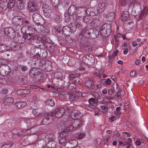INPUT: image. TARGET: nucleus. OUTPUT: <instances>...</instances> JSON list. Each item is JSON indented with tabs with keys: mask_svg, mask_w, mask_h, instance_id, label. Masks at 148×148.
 Masks as SVG:
<instances>
[{
	"mask_svg": "<svg viewBox=\"0 0 148 148\" xmlns=\"http://www.w3.org/2000/svg\"><path fill=\"white\" fill-rule=\"evenodd\" d=\"M88 16L86 15L85 14L84 15V16L83 17V19L84 21L86 23H87L88 22L89 18H88Z\"/></svg>",
	"mask_w": 148,
	"mask_h": 148,
	"instance_id": "nucleus-42",
	"label": "nucleus"
},
{
	"mask_svg": "<svg viewBox=\"0 0 148 148\" xmlns=\"http://www.w3.org/2000/svg\"><path fill=\"white\" fill-rule=\"evenodd\" d=\"M101 109L103 110V113H106L108 112V108L104 106H102L101 107Z\"/></svg>",
	"mask_w": 148,
	"mask_h": 148,
	"instance_id": "nucleus-37",
	"label": "nucleus"
},
{
	"mask_svg": "<svg viewBox=\"0 0 148 148\" xmlns=\"http://www.w3.org/2000/svg\"><path fill=\"white\" fill-rule=\"evenodd\" d=\"M129 14V13L127 11H125L123 12L121 14V19L123 20L127 19L128 18Z\"/></svg>",
	"mask_w": 148,
	"mask_h": 148,
	"instance_id": "nucleus-20",
	"label": "nucleus"
},
{
	"mask_svg": "<svg viewBox=\"0 0 148 148\" xmlns=\"http://www.w3.org/2000/svg\"><path fill=\"white\" fill-rule=\"evenodd\" d=\"M124 145H127L126 148H130V147L132 145V144L131 143H129V142L127 141H125L124 143Z\"/></svg>",
	"mask_w": 148,
	"mask_h": 148,
	"instance_id": "nucleus-48",
	"label": "nucleus"
},
{
	"mask_svg": "<svg viewBox=\"0 0 148 148\" xmlns=\"http://www.w3.org/2000/svg\"><path fill=\"white\" fill-rule=\"evenodd\" d=\"M118 52L119 51L118 50H116V51H114L112 54L113 56H116Z\"/></svg>",
	"mask_w": 148,
	"mask_h": 148,
	"instance_id": "nucleus-59",
	"label": "nucleus"
},
{
	"mask_svg": "<svg viewBox=\"0 0 148 148\" xmlns=\"http://www.w3.org/2000/svg\"><path fill=\"white\" fill-rule=\"evenodd\" d=\"M47 145L49 148H55L56 147V143L54 140L48 142Z\"/></svg>",
	"mask_w": 148,
	"mask_h": 148,
	"instance_id": "nucleus-27",
	"label": "nucleus"
},
{
	"mask_svg": "<svg viewBox=\"0 0 148 148\" xmlns=\"http://www.w3.org/2000/svg\"><path fill=\"white\" fill-rule=\"evenodd\" d=\"M108 3H106L105 4L104 3H100L98 4L96 10L98 11V13H102L106 7L108 5Z\"/></svg>",
	"mask_w": 148,
	"mask_h": 148,
	"instance_id": "nucleus-12",
	"label": "nucleus"
},
{
	"mask_svg": "<svg viewBox=\"0 0 148 148\" xmlns=\"http://www.w3.org/2000/svg\"><path fill=\"white\" fill-rule=\"evenodd\" d=\"M83 120L77 121L74 122L72 125L69 126L66 128V130L71 132L81 127L83 125Z\"/></svg>",
	"mask_w": 148,
	"mask_h": 148,
	"instance_id": "nucleus-2",
	"label": "nucleus"
},
{
	"mask_svg": "<svg viewBox=\"0 0 148 148\" xmlns=\"http://www.w3.org/2000/svg\"><path fill=\"white\" fill-rule=\"evenodd\" d=\"M116 119V117L115 116L113 115L111 117H110V120L113 121H114Z\"/></svg>",
	"mask_w": 148,
	"mask_h": 148,
	"instance_id": "nucleus-58",
	"label": "nucleus"
},
{
	"mask_svg": "<svg viewBox=\"0 0 148 148\" xmlns=\"http://www.w3.org/2000/svg\"><path fill=\"white\" fill-rule=\"evenodd\" d=\"M85 14L89 16H95L98 14V11L94 8H89L85 10Z\"/></svg>",
	"mask_w": 148,
	"mask_h": 148,
	"instance_id": "nucleus-7",
	"label": "nucleus"
},
{
	"mask_svg": "<svg viewBox=\"0 0 148 148\" xmlns=\"http://www.w3.org/2000/svg\"><path fill=\"white\" fill-rule=\"evenodd\" d=\"M60 136L62 138L64 137H69L68 136H67V133L65 132L64 131L61 132L60 134Z\"/></svg>",
	"mask_w": 148,
	"mask_h": 148,
	"instance_id": "nucleus-41",
	"label": "nucleus"
},
{
	"mask_svg": "<svg viewBox=\"0 0 148 148\" xmlns=\"http://www.w3.org/2000/svg\"><path fill=\"white\" fill-rule=\"evenodd\" d=\"M88 102L91 105L95 106L97 105V100L95 99L92 98L89 99Z\"/></svg>",
	"mask_w": 148,
	"mask_h": 148,
	"instance_id": "nucleus-24",
	"label": "nucleus"
},
{
	"mask_svg": "<svg viewBox=\"0 0 148 148\" xmlns=\"http://www.w3.org/2000/svg\"><path fill=\"white\" fill-rule=\"evenodd\" d=\"M69 28H70V32L74 33L76 29V26L74 23H71L70 25Z\"/></svg>",
	"mask_w": 148,
	"mask_h": 148,
	"instance_id": "nucleus-29",
	"label": "nucleus"
},
{
	"mask_svg": "<svg viewBox=\"0 0 148 148\" xmlns=\"http://www.w3.org/2000/svg\"><path fill=\"white\" fill-rule=\"evenodd\" d=\"M108 93L110 95H112L113 93V91L112 88L109 89L108 90Z\"/></svg>",
	"mask_w": 148,
	"mask_h": 148,
	"instance_id": "nucleus-55",
	"label": "nucleus"
},
{
	"mask_svg": "<svg viewBox=\"0 0 148 148\" xmlns=\"http://www.w3.org/2000/svg\"><path fill=\"white\" fill-rule=\"evenodd\" d=\"M7 2V1L5 0H4L3 2H1V3H0V12H2L4 11V7H5L6 6Z\"/></svg>",
	"mask_w": 148,
	"mask_h": 148,
	"instance_id": "nucleus-26",
	"label": "nucleus"
},
{
	"mask_svg": "<svg viewBox=\"0 0 148 148\" xmlns=\"http://www.w3.org/2000/svg\"><path fill=\"white\" fill-rule=\"evenodd\" d=\"M62 30L63 32H70V28L67 26L63 27Z\"/></svg>",
	"mask_w": 148,
	"mask_h": 148,
	"instance_id": "nucleus-43",
	"label": "nucleus"
},
{
	"mask_svg": "<svg viewBox=\"0 0 148 148\" xmlns=\"http://www.w3.org/2000/svg\"><path fill=\"white\" fill-rule=\"evenodd\" d=\"M69 77L71 79H73L75 78L76 75L74 74H70L69 75Z\"/></svg>",
	"mask_w": 148,
	"mask_h": 148,
	"instance_id": "nucleus-52",
	"label": "nucleus"
},
{
	"mask_svg": "<svg viewBox=\"0 0 148 148\" xmlns=\"http://www.w3.org/2000/svg\"><path fill=\"white\" fill-rule=\"evenodd\" d=\"M71 117L73 119L77 120L80 119L82 117V114L78 110H73L71 113Z\"/></svg>",
	"mask_w": 148,
	"mask_h": 148,
	"instance_id": "nucleus-5",
	"label": "nucleus"
},
{
	"mask_svg": "<svg viewBox=\"0 0 148 148\" xmlns=\"http://www.w3.org/2000/svg\"><path fill=\"white\" fill-rule=\"evenodd\" d=\"M15 0H9L7 3V7L10 9L12 8L15 5Z\"/></svg>",
	"mask_w": 148,
	"mask_h": 148,
	"instance_id": "nucleus-25",
	"label": "nucleus"
},
{
	"mask_svg": "<svg viewBox=\"0 0 148 148\" xmlns=\"http://www.w3.org/2000/svg\"><path fill=\"white\" fill-rule=\"evenodd\" d=\"M82 96V94L80 92H76L75 93L70 94L69 99L70 101H74L78 99L79 97Z\"/></svg>",
	"mask_w": 148,
	"mask_h": 148,
	"instance_id": "nucleus-10",
	"label": "nucleus"
},
{
	"mask_svg": "<svg viewBox=\"0 0 148 148\" xmlns=\"http://www.w3.org/2000/svg\"><path fill=\"white\" fill-rule=\"evenodd\" d=\"M84 62L87 64H90V63H93L95 62V58L94 57L91 55H89L86 56L84 58Z\"/></svg>",
	"mask_w": 148,
	"mask_h": 148,
	"instance_id": "nucleus-11",
	"label": "nucleus"
},
{
	"mask_svg": "<svg viewBox=\"0 0 148 148\" xmlns=\"http://www.w3.org/2000/svg\"><path fill=\"white\" fill-rule=\"evenodd\" d=\"M140 16L142 18L148 16V8H145L141 12Z\"/></svg>",
	"mask_w": 148,
	"mask_h": 148,
	"instance_id": "nucleus-23",
	"label": "nucleus"
},
{
	"mask_svg": "<svg viewBox=\"0 0 148 148\" xmlns=\"http://www.w3.org/2000/svg\"><path fill=\"white\" fill-rule=\"evenodd\" d=\"M92 95L95 98H97L99 97V94L97 92H93L92 93Z\"/></svg>",
	"mask_w": 148,
	"mask_h": 148,
	"instance_id": "nucleus-51",
	"label": "nucleus"
},
{
	"mask_svg": "<svg viewBox=\"0 0 148 148\" xmlns=\"http://www.w3.org/2000/svg\"><path fill=\"white\" fill-rule=\"evenodd\" d=\"M5 35L9 37L14 38H15L16 34L14 30L11 27H6L4 29Z\"/></svg>",
	"mask_w": 148,
	"mask_h": 148,
	"instance_id": "nucleus-4",
	"label": "nucleus"
},
{
	"mask_svg": "<svg viewBox=\"0 0 148 148\" xmlns=\"http://www.w3.org/2000/svg\"><path fill=\"white\" fill-rule=\"evenodd\" d=\"M105 26L103 25L101 26L100 30V33L103 36L105 37L107 36L108 33L106 29H105Z\"/></svg>",
	"mask_w": 148,
	"mask_h": 148,
	"instance_id": "nucleus-21",
	"label": "nucleus"
},
{
	"mask_svg": "<svg viewBox=\"0 0 148 148\" xmlns=\"http://www.w3.org/2000/svg\"><path fill=\"white\" fill-rule=\"evenodd\" d=\"M8 50V47L4 44L0 45V51L3 52Z\"/></svg>",
	"mask_w": 148,
	"mask_h": 148,
	"instance_id": "nucleus-28",
	"label": "nucleus"
},
{
	"mask_svg": "<svg viewBox=\"0 0 148 148\" xmlns=\"http://www.w3.org/2000/svg\"><path fill=\"white\" fill-rule=\"evenodd\" d=\"M32 35L30 34H25V38L27 40L29 39L32 38Z\"/></svg>",
	"mask_w": 148,
	"mask_h": 148,
	"instance_id": "nucleus-46",
	"label": "nucleus"
},
{
	"mask_svg": "<svg viewBox=\"0 0 148 148\" xmlns=\"http://www.w3.org/2000/svg\"><path fill=\"white\" fill-rule=\"evenodd\" d=\"M69 137H64L62 138L59 141V143L60 144H64L66 142L70 141L69 140Z\"/></svg>",
	"mask_w": 148,
	"mask_h": 148,
	"instance_id": "nucleus-22",
	"label": "nucleus"
},
{
	"mask_svg": "<svg viewBox=\"0 0 148 148\" xmlns=\"http://www.w3.org/2000/svg\"><path fill=\"white\" fill-rule=\"evenodd\" d=\"M27 8L30 12H34L37 9L36 3L32 1H30L28 3Z\"/></svg>",
	"mask_w": 148,
	"mask_h": 148,
	"instance_id": "nucleus-9",
	"label": "nucleus"
},
{
	"mask_svg": "<svg viewBox=\"0 0 148 148\" xmlns=\"http://www.w3.org/2000/svg\"><path fill=\"white\" fill-rule=\"evenodd\" d=\"M54 20L57 23H59L62 20L61 16L60 15H56L54 16Z\"/></svg>",
	"mask_w": 148,
	"mask_h": 148,
	"instance_id": "nucleus-32",
	"label": "nucleus"
},
{
	"mask_svg": "<svg viewBox=\"0 0 148 148\" xmlns=\"http://www.w3.org/2000/svg\"><path fill=\"white\" fill-rule=\"evenodd\" d=\"M46 103L47 104L51 106H53L54 105V101L53 100L51 99L48 100L46 101Z\"/></svg>",
	"mask_w": 148,
	"mask_h": 148,
	"instance_id": "nucleus-36",
	"label": "nucleus"
},
{
	"mask_svg": "<svg viewBox=\"0 0 148 148\" xmlns=\"http://www.w3.org/2000/svg\"><path fill=\"white\" fill-rule=\"evenodd\" d=\"M52 114V113L49 112L47 114V117L43 119L42 122L44 124L47 125L52 122L53 119Z\"/></svg>",
	"mask_w": 148,
	"mask_h": 148,
	"instance_id": "nucleus-8",
	"label": "nucleus"
},
{
	"mask_svg": "<svg viewBox=\"0 0 148 148\" xmlns=\"http://www.w3.org/2000/svg\"><path fill=\"white\" fill-rule=\"evenodd\" d=\"M136 74V71H132L130 73V75L132 77H134Z\"/></svg>",
	"mask_w": 148,
	"mask_h": 148,
	"instance_id": "nucleus-49",
	"label": "nucleus"
},
{
	"mask_svg": "<svg viewBox=\"0 0 148 148\" xmlns=\"http://www.w3.org/2000/svg\"><path fill=\"white\" fill-rule=\"evenodd\" d=\"M99 20L98 19H95L92 21V24L94 27L97 26V24L99 22Z\"/></svg>",
	"mask_w": 148,
	"mask_h": 148,
	"instance_id": "nucleus-40",
	"label": "nucleus"
},
{
	"mask_svg": "<svg viewBox=\"0 0 148 148\" xmlns=\"http://www.w3.org/2000/svg\"><path fill=\"white\" fill-rule=\"evenodd\" d=\"M111 78L114 81L116 79V77L115 75H113L111 76Z\"/></svg>",
	"mask_w": 148,
	"mask_h": 148,
	"instance_id": "nucleus-61",
	"label": "nucleus"
},
{
	"mask_svg": "<svg viewBox=\"0 0 148 148\" xmlns=\"http://www.w3.org/2000/svg\"><path fill=\"white\" fill-rule=\"evenodd\" d=\"M65 112V110L64 108H56L52 112H50L52 113V115L53 117L55 116L57 118H60L62 116Z\"/></svg>",
	"mask_w": 148,
	"mask_h": 148,
	"instance_id": "nucleus-3",
	"label": "nucleus"
},
{
	"mask_svg": "<svg viewBox=\"0 0 148 148\" xmlns=\"http://www.w3.org/2000/svg\"><path fill=\"white\" fill-rule=\"evenodd\" d=\"M110 16H112V17L111 18V19L110 20H112V19H113L114 18V14L113 13H111V14H109Z\"/></svg>",
	"mask_w": 148,
	"mask_h": 148,
	"instance_id": "nucleus-63",
	"label": "nucleus"
},
{
	"mask_svg": "<svg viewBox=\"0 0 148 148\" xmlns=\"http://www.w3.org/2000/svg\"><path fill=\"white\" fill-rule=\"evenodd\" d=\"M46 138L47 139L48 142H51L52 141H54L53 136V135H50L49 136L47 135L46 136Z\"/></svg>",
	"mask_w": 148,
	"mask_h": 148,
	"instance_id": "nucleus-34",
	"label": "nucleus"
},
{
	"mask_svg": "<svg viewBox=\"0 0 148 148\" xmlns=\"http://www.w3.org/2000/svg\"><path fill=\"white\" fill-rule=\"evenodd\" d=\"M102 93L104 95L106 94L107 93V89L106 88L103 89L102 91Z\"/></svg>",
	"mask_w": 148,
	"mask_h": 148,
	"instance_id": "nucleus-56",
	"label": "nucleus"
},
{
	"mask_svg": "<svg viewBox=\"0 0 148 148\" xmlns=\"http://www.w3.org/2000/svg\"><path fill=\"white\" fill-rule=\"evenodd\" d=\"M39 72L35 69H32L30 71L29 75V76L32 77H36L38 74Z\"/></svg>",
	"mask_w": 148,
	"mask_h": 148,
	"instance_id": "nucleus-15",
	"label": "nucleus"
},
{
	"mask_svg": "<svg viewBox=\"0 0 148 148\" xmlns=\"http://www.w3.org/2000/svg\"><path fill=\"white\" fill-rule=\"evenodd\" d=\"M59 3L60 2L59 0H56L55 1H54V2H53L52 4L53 6L54 7L56 8L58 7Z\"/></svg>",
	"mask_w": 148,
	"mask_h": 148,
	"instance_id": "nucleus-44",
	"label": "nucleus"
},
{
	"mask_svg": "<svg viewBox=\"0 0 148 148\" xmlns=\"http://www.w3.org/2000/svg\"><path fill=\"white\" fill-rule=\"evenodd\" d=\"M2 91L3 93H5L7 92H8V91L6 89H4L3 88L2 90Z\"/></svg>",
	"mask_w": 148,
	"mask_h": 148,
	"instance_id": "nucleus-64",
	"label": "nucleus"
},
{
	"mask_svg": "<svg viewBox=\"0 0 148 148\" xmlns=\"http://www.w3.org/2000/svg\"><path fill=\"white\" fill-rule=\"evenodd\" d=\"M128 52V49H125L123 51V53L125 55L127 54Z\"/></svg>",
	"mask_w": 148,
	"mask_h": 148,
	"instance_id": "nucleus-57",
	"label": "nucleus"
},
{
	"mask_svg": "<svg viewBox=\"0 0 148 148\" xmlns=\"http://www.w3.org/2000/svg\"><path fill=\"white\" fill-rule=\"evenodd\" d=\"M25 1H17V7L20 9L22 10L23 9L25 5Z\"/></svg>",
	"mask_w": 148,
	"mask_h": 148,
	"instance_id": "nucleus-18",
	"label": "nucleus"
},
{
	"mask_svg": "<svg viewBox=\"0 0 148 148\" xmlns=\"http://www.w3.org/2000/svg\"><path fill=\"white\" fill-rule=\"evenodd\" d=\"M27 69V68L25 66H23L21 68V70L22 71H25Z\"/></svg>",
	"mask_w": 148,
	"mask_h": 148,
	"instance_id": "nucleus-60",
	"label": "nucleus"
},
{
	"mask_svg": "<svg viewBox=\"0 0 148 148\" xmlns=\"http://www.w3.org/2000/svg\"><path fill=\"white\" fill-rule=\"evenodd\" d=\"M37 110L34 109L32 111V113L35 116H38L39 115V113L37 112Z\"/></svg>",
	"mask_w": 148,
	"mask_h": 148,
	"instance_id": "nucleus-45",
	"label": "nucleus"
},
{
	"mask_svg": "<svg viewBox=\"0 0 148 148\" xmlns=\"http://www.w3.org/2000/svg\"><path fill=\"white\" fill-rule=\"evenodd\" d=\"M22 18L20 16H15L12 19L13 22L18 25H22Z\"/></svg>",
	"mask_w": 148,
	"mask_h": 148,
	"instance_id": "nucleus-14",
	"label": "nucleus"
},
{
	"mask_svg": "<svg viewBox=\"0 0 148 148\" xmlns=\"http://www.w3.org/2000/svg\"><path fill=\"white\" fill-rule=\"evenodd\" d=\"M94 84L93 82L91 79H88L85 82L86 85L89 88H95L94 86H93Z\"/></svg>",
	"mask_w": 148,
	"mask_h": 148,
	"instance_id": "nucleus-16",
	"label": "nucleus"
},
{
	"mask_svg": "<svg viewBox=\"0 0 148 148\" xmlns=\"http://www.w3.org/2000/svg\"><path fill=\"white\" fill-rule=\"evenodd\" d=\"M42 9L45 16L49 18L51 16V10L50 7L48 5L44 4L42 5Z\"/></svg>",
	"mask_w": 148,
	"mask_h": 148,
	"instance_id": "nucleus-6",
	"label": "nucleus"
},
{
	"mask_svg": "<svg viewBox=\"0 0 148 148\" xmlns=\"http://www.w3.org/2000/svg\"><path fill=\"white\" fill-rule=\"evenodd\" d=\"M32 38L33 40H35L38 39V37L37 36H35L33 37V35H32Z\"/></svg>",
	"mask_w": 148,
	"mask_h": 148,
	"instance_id": "nucleus-62",
	"label": "nucleus"
},
{
	"mask_svg": "<svg viewBox=\"0 0 148 148\" xmlns=\"http://www.w3.org/2000/svg\"><path fill=\"white\" fill-rule=\"evenodd\" d=\"M64 20L66 21L67 22L70 20L69 16L68 14H66L64 15Z\"/></svg>",
	"mask_w": 148,
	"mask_h": 148,
	"instance_id": "nucleus-47",
	"label": "nucleus"
},
{
	"mask_svg": "<svg viewBox=\"0 0 148 148\" xmlns=\"http://www.w3.org/2000/svg\"><path fill=\"white\" fill-rule=\"evenodd\" d=\"M85 10L82 7L76 8L74 5L71 6L68 10V12L73 16L74 19H76L77 21H79V17L84 16L85 14Z\"/></svg>",
	"mask_w": 148,
	"mask_h": 148,
	"instance_id": "nucleus-1",
	"label": "nucleus"
},
{
	"mask_svg": "<svg viewBox=\"0 0 148 148\" xmlns=\"http://www.w3.org/2000/svg\"><path fill=\"white\" fill-rule=\"evenodd\" d=\"M14 101L11 97L7 98L4 100L5 105L7 106H10L12 105Z\"/></svg>",
	"mask_w": 148,
	"mask_h": 148,
	"instance_id": "nucleus-19",
	"label": "nucleus"
},
{
	"mask_svg": "<svg viewBox=\"0 0 148 148\" xmlns=\"http://www.w3.org/2000/svg\"><path fill=\"white\" fill-rule=\"evenodd\" d=\"M29 20H26L22 24H27V30H29L30 28V24L29 23Z\"/></svg>",
	"mask_w": 148,
	"mask_h": 148,
	"instance_id": "nucleus-38",
	"label": "nucleus"
},
{
	"mask_svg": "<svg viewBox=\"0 0 148 148\" xmlns=\"http://www.w3.org/2000/svg\"><path fill=\"white\" fill-rule=\"evenodd\" d=\"M92 28L85 29L84 32V36L87 38H89L91 37V32H93Z\"/></svg>",
	"mask_w": 148,
	"mask_h": 148,
	"instance_id": "nucleus-13",
	"label": "nucleus"
},
{
	"mask_svg": "<svg viewBox=\"0 0 148 148\" xmlns=\"http://www.w3.org/2000/svg\"><path fill=\"white\" fill-rule=\"evenodd\" d=\"M93 32H91V37L92 38H94L95 37H97L99 34V32L98 30L96 29H92Z\"/></svg>",
	"mask_w": 148,
	"mask_h": 148,
	"instance_id": "nucleus-30",
	"label": "nucleus"
},
{
	"mask_svg": "<svg viewBox=\"0 0 148 148\" xmlns=\"http://www.w3.org/2000/svg\"><path fill=\"white\" fill-rule=\"evenodd\" d=\"M13 144V143L12 142L10 144H4L2 146L1 148H12V146Z\"/></svg>",
	"mask_w": 148,
	"mask_h": 148,
	"instance_id": "nucleus-35",
	"label": "nucleus"
},
{
	"mask_svg": "<svg viewBox=\"0 0 148 148\" xmlns=\"http://www.w3.org/2000/svg\"><path fill=\"white\" fill-rule=\"evenodd\" d=\"M132 45L133 46L135 47L137 46L138 43H137L136 41H133L132 42Z\"/></svg>",
	"mask_w": 148,
	"mask_h": 148,
	"instance_id": "nucleus-54",
	"label": "nucleus"
},
{
	"mask_svg": "<svg viewBox=\"0 0 148 148\" xmlns=\"http://www.w3.org/2000/svg\"><path fill=\"white\" fill-rule=\"evenodd\" d=\"M75 136L77 138L81 139L85 135L83 133H79L76 134Z\"/></svg>",
	"mask_w": 148,
	"mask_h": 148,
	"instance_id": "nucleus-39",
	"label": "nucleus"
},
{
	"mask_svg": "<svg viewBox=\"0 0 148 148\" xmlns=\"http://www.w3.org/2000/svg\"><path fill=\"white\" fill-rule=\"evenodd\" d=\"M40 18V14L36 13H34L33 15V20L35 21H36L38 20Z\"/></svg>",
	"mask_w": 148,
	"mask_h": 148,
	"instance_id": "nucleus-33",
	"label": "nucleus"
},
{
	"mask_svg": "<svg viewBox=\"0 0 148 148\" xmlns=\"http://www.w3.org/2000/svg\"><path fill=\"white\" fill-rule=\"evenodd\" d=\"M135 144L137 145H141L140 141L139 139H137L135 142Z\"/></svg>",
	"mask_w": 148,
	"mask_h": 148,
	"instance_id": "nucleus-53",
	"label": "nucleus"
},
{
	"mask_svg": "<svg viewBox=\"0 0 148 148\" xmlns=\"http://www.w3.org/2000/svg\"><path fill=\"white\" fill-rule=\"evenodd\" d=\"M23 25L22 27L21 28L22 30H24L25 32L26 31H27V24H23Z\"/></svg>",
	"mask_w": 148,
	"mask_h": 148,
	"instance_id": "nucleus-50",
	"label": "nucleus"
},
{
	"mask_svg": "<svg viewBox=\"0 0 148 148\" xmlns=\"http://www.w3.org/2000/svg\"><path fill=\"white\" fill-rule=\"evenodd\" d=\"M112 82V81L109 78L103 80L101 81V84L106 85H110Z\"/></svg>",
	"mask_w": 148,
	"mask_h": 148,
	"instance_id": "nucleus-31",
	"label": "nucleus"
},
{
	"mask_svg": "<svg viewBox=\"0 0 148 148\" xmlns=\"http://www.w3.org/2000/svg\"><path fill=\"white\" fill-rule=\"evenodd\" d=\"M27 105V103L24 101H21L16 103L14 106L17 108H21L24 107Z\"/></svg>",
	"mask_w": 148,
	"mask_h": 148,
	"instance_id": "nucleus-17",
	"label": "nucleus"
}]
</instances>
